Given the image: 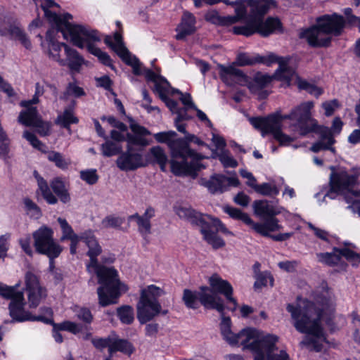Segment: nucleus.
<instances>
[{
    "label": "nucleus",
    "instance_id": "f257e3e1",
    "mask_svg": "<svg viewBox=\"0 0 360 360\" xmlns=\"http://www.w3.org/2000/svg\"><path fill=\"white\" fill-rule=\"evenodd\" d=\"M196 8L201 7L203 4L212 5L218 2H224L227 5H231L235 9V15L223 17L221 22L225 25H231L242 20L246 22L245 25L235 26L233 32L236 34L250 36L255 32L259 33L264 37L271 34L280 27L281 23L278 18H268L263 21L264 16L270 8L276 6L274 0H193Z\"/></svg>",
    "mask_w": 360,
    "mask_h": 360
},
{
    "label": "nucleus",
    "instance_id": "f03ea898",
    "mask_svg": "<svg viewBox=\"0 0 360 360\" xmlns=\"http://www.w3.org/2000/svg\"><path fill=\"white\" fill-rule=\"evenodd\" d=\"M105 43L110 46L119 57L133 69V73L136 75H143L148 82L154 84L153 91L158 95L160 98L166 104L172 113L176 115L174 120L175 127L177 130L186 134V126L182 123L188 120L191 117L188 115L187 110L191 108H180L178 102L171 99L169 97L174 96V93H179V90L171 86L167 79L160 75V69L155 68V71L143 68L142 63L138 58L129 51L124 45L122 35L117 32L114 34L113 39L110 36H106Z\"/></svg>",
    "mask_w": 360,
    "mask_h": 360
},
{
    "label": "nucleus",
    "instance_id": "7ed1b4c3",
    "mask_svg": "<svg viewBox=\"0 0 360 360\" xmlns=\"http://www.w3.org/2000/svg\"><path fill=\"white\" fill-rule=\"evenodd\" d=\"M41 7L53 27L51 29L61 32L64 39L69 40L73 45L79 49H86L101 63L113 68L110 56L96 46V43L101 41V36L96 30L85 25L71 22L72 15L68 13L58 15L53 9L58 8L59 5L53 0H43Z\"/></svg>",
    "mask_w": 360,
    "mask_h": 360
},
{
    "label": "nucleus",
    "instance_id": "20e7f679",
    "mask_svg": "<svg viewBox=\"0 0 360 360\" xmlns=\"http://www.w3.org/2000/svg\"><path fill=\"white\" fill-rule=\"evenodd\" d=\"M70 240V251L72 255L77 252L79 241H83L88 247L87 255L90 262L86 264L89 273L96 274L101 286L98 288L99 302L102 306H107L117 302V300L127 287L120 283L117 271L112 268L100 265L96 259L102 251L101 247L91 231H86L80 236L76 234L68 238Z\"/></svg>",
    "mask_w": 360,
    "mask_h": 360
},
{
    "label": "nucleus",
    "instance_id": "39448f33",
    "mask_svg": "<svg viewBox=\"0 0 360 360\" xmlns=\"http://www.w3.org/2000/svg\"><path fill=\"white\" fill-rule=\"evenodd\" d=\"M314 106L313 101H306L295 107L289 114L282 115L276 112L266 117H250L249 121L255 128L259 129L263 137L271 134L281 146H289L295 139V136H288L281 131L282 122L290 120L293 122V130L299 134L304 136L317 127V122L311 117V110Z\"/></svg>",
    "mask_w": 360,
    "mask_h": 360
},
{
    "label": "nucleus",
    "instance_id": "423d86ee",
    "mask_svg": "<svg viewBox=\"0 0 360 360\" xmlns=\"http://www.w3.org/2000/svg\"><path fill=\"white\" fill-rule=\"evenodd\" d=\"M221 315V333L229 345H241L243 349L250 350L255 354L254 360H290L285 350L275 352L277 336L251 327L234 334L231 330V319L225 317L224 312Z\"/></svg>",
    "mask_w": 360,
    "mask_h": 360
},
{
    "label": "nucleus",
    "instance_id": "0eeeda50",
    "mask_svg": "<svg viewBox=\"0 0 360 360\" xmlns=\"http://www.w3.org/2000/svg\"><path fill=\"white\" fill-rule=\"evenodd\" d=\"M287 310L291 314L295 328L302 333L311 335L307 337L301 344L316 352L321 351L323 344L327 342L321 325L327 313L324 305L319 309L313 302L298 298L295 305L289 304L287 306Z\"/></svg>",
    "mask_w": 360,
    "mask_h": 360
},
{
    "label": "nucleus",
    "instance_id": "6e6552de",
    "mask_svg": "<svg viewBox=\"0 0 360 360\" xmlns=\"http://www.w3.org/2000/svg\"><path fill=\"white\" fill-rule=\"evenodd\" d=\"M174 131L158 132L153 134L157 142L166 143L171 151V170L176 176H191L195 178L197 172L205 168L201 162L202 157L188 147L186 141L176 139Z\"/></svg>",
    "mask_w": 360,
    "mask_h": 360
},
{
    "label": "nucleus",
    "instance_id": "1a4fd4ad",
    "mask_svg": "<svg viewBox=\"0 0 360 360\" xmlns=\"http://www.w3.org/2000/svg\"><path fill=\"white\" fill-rule=\"evenodd\" d=\"M330 190L325 194L324 198L335 199L338 195H343L345 202L349 204L347 207L354 212L360 215V190H354L358 184L360 168L354 167L347 169L343 167H330Z\"/></svg>",
    "mask_w": 360,
    "mask_h": 360
},
{
    "label": "nucleus",
    "instance_id": "9d476101",
    "mask_svg": "<svg viewBox=\"0 0 360 360\" xmlns=\"http://www.w3.org/2000/svg\"><path fill=\"white\" fill-rule=\"evenodd\" d=\"M174 210L181 219L199 226L204 239L214 249L225 245L224 241L218 236L217 232L226 235L232 234L219 219L202 214L188 205L177 204L174 207Z\"/></svg>",
    "mask_w": 360,
    "mask_h": 360
},
{
    "label": "nucleus",
    "instance_id": "9b49d317",
    "mask_svg": "<svg viewBox=\"0 0 360 360\" xmlns=\"http://www.w3.org/2000/svg\"><path fill=\"white\" fill-rule=\"evenodd\" d=\"M345 22L342 15L336 13L324 15L317 18L315 25L302 30L300 38L304 39L313 47L327 46L331 41L330 34H340Z\"/></svg>",
    "mask_w": 360,
    "mask_h": 360
},
{
    "label": "nucleus",
    "instance_id": "f8f14e48",
    "mask_svg": "<svg viewBox=\"0 0 360 360\" xmlns=\"http://www.w3.org/2000/svg\"><path fill=\"white\" fill-rule=\"evenodd\" d=\"M41 40V46L49 58L60 65H68L70 70L79 71L84 63L83 57L74 49L65 43L59 42V33L56 30L49 29L43 40L41 34L37 36Z\"/></svg>",
    "mask_w": 360,
    "mask_h": 360
},
{
    "label": "nucleus",
    "instance_id": "ddd939ff",
    "mask_svg": "<svg viewBox=\"0 0 360 360\" xmlns=\"http://www.w3.org/2000/svg\"><path fill=\"white\" fill-rule=\"evenodd\" d=\"M18 285L14 286L4 285L2 287L3 292L0 290V295L6 299H11L8 306L9 314L13 321L23 322L26 321H38L45 323L52 322V310L49 307H43L41 311L44 314L32 316L30 312L25 310V304L24 295L21 291L18 290Z\"/></svg>",
    "mask_w": 360,
    "mask_h": 360
},
{
    "label": "nucleus",
    "instance_id": "4468645a",
    "mask_svg": "<svg viewBox=\"0 0 360 360\" xmlns=\"http://www.w3.org/2000/svg\"><path fill=\"white\" fill-rule=\"evenodd\" d=\"M221 79L228 86H246L252 94H259L260 98L266 96L263 89L270 83L271 79L266 75L257 72L253 79L248 77L243 72L233 65H219Z\"/></svg>",
    "mask_w": 360,
    "mask_h": 360
},
{
    "label": "nucleus",
    "instance_id": "2eb2a0df",
    "mask_svg": "<svg viewBox=\"0 0 360 360\" xmlns=\"http://www.w3.org/2000/svg\"><path fill=\"white\" fill-rule=\"evenodd\" d=\"M290 60L289 57L278 56L273 53L266 56L240 53L237 55L236 63L239 66L252 65L257 63L271 66L276 63L278 64V68L275 72V77L289 82L295 75L294 69L288 65Z\"/></svg>",
    "mask_w": 360,
    "mask_h": 360
},
{
    "label": "nucleus",
    "instance_id": "dca6fc26",
    "mask_svg": "<svg viewBox=\"0 0 360 360\" xmlns=\"http://www.w3.org/2000/svg\"><path fill=\"white\" fill-rule=\"evenodd\" d=\"M162 290L153 285L141 290V297L137 304V317L140 323H145L158 315L161 309L158 297Z\"/></svg>",
    "mask_w": 360,
    "mask_h": 360
},
{
    "label": "nucleus",
    "instance_id": "f3484780",
    "mask_svg": "<svg viewBox=\"0 0 360 360\" xmlns=\"http://www.w3.org/2000/svg\"><path fill=\"white\" fill-rule=\"evenodd\" d=\"M36 251L46 255L50 259V266H53V259L58 257L63 248L53 239L52 229L43 226L32 234Z\"/></svg>",
    "mask_w": 360,
    "mask_h": 360
},
{
    "label": "nucleus",
    "instance_id": "a211bd4d",
    "mask_svg": "<svg viewBox=\"0 0 360 360\" xmlns=\"http://www.w3.org/2000/svg\"><path fill=\"white\" fill-rule=\"evenodd\" d=\"M37 101V98L21 101L20 105L24 107L25 109L20 112L18 121L25 127L36 128L40 136H46L50 134L51 124L43 121L37 108L32 106V104H34Z\"/></svg>",
    "mask_w": 360,
    "mask_h": 360
},
{
    "label": "nucleus",
    "instance_id": "6ab92c4d",
    "mask_svg": "<svg viewBox=\"0 0 360 360\" xmlns=\"http://www.w3.org/2000/svg\"><path fill=\"white\" fill-rule=\"evenodd\" d=\"M319 262L330 266H337L338 271H345L347 260L351 262L353 266L357 265L360 262V255L350 248L345 247L343 248H333L332 252H321L316 254Z\"/></svg>",
    "mask_w": 360,
    "mask_h": 360
},
{
    "label": "nucleus",
    "instance_id": "aec40b11",
    "mask_svg": "<svg viewBox=\"0 0 360 360\" xmlns=\"http://www.w3.org/2000/svg\"><path fill=\"white\" fill-rule=\"evenodd\" d=\"M342 125L341 120L339 117H335L330 129L324 127H319L320 140L311 146V150L314 153L329 150L334 153L335 148L332 147V145L335 141L332 134H339L342 130Z\"/></svg>",
    "mask_w": 360,
    "mask_h": 360
},
{
    "label": "nucleus",
    "instance_id": "412c9836",
    "mask_svg": "<svg viewBox=\"0 0 360 360\" xmlns=\"http://www.w3.org/2000/svg\"><path fill=\"white\" fill-rule=\"evenodd\" d=\"M201 184L207 188L212 194L222 193L230 187H237L239 181L236 173L226 176L223 174H214L209 180L202 179Z\"/></svg>",
    "mask_w": 360,
    "mask_h": 360
},
{
    "label": "nucleus",
    "instance_id": "4be33fe9",
    "mask_svg": "<svg viewBox=\"0 0 360 360\" xmlns=\"http://www.w3.org/2000/svg\"><path fill=\"white\" fill-rule=\"evenodd\" d=\"M25 291L30 308H36L46 295V290L41 286L38 278L31 272L25 275Z\"/></svg>",
    "mask_w": 360,
    "mask_h": 360
},
{
    "label": "nucleus",
    "instance_id": "5701e85b",
    "mask_svg": "<svg viewBox=\"0 0 360 360\" xmlns=\"http://www.w3.org/2000/svg\"><path fill=\"white\" fill-rule=\"evenodd\" d=\"M116 163L117 166L122 171L134 170L146 165L143 155L129 148H127V150L119 156Z\"/></svg>",
    "mask_w": 360,
    "mask_h": 360
},
{
    "label": "nucleus",
    "instance_id": "b1692460",
    "mask_svg": "<svg viewBox=\"0 0 360 360\" xmlns=\"http://www.w3.org/2000/svg\"><path fill=\"white\" fill-rule=\"evenodd\" d=\"M252 207L255 214L262 219L275 217L284 210L278 202L266 200H255Z\"/></svg>",
    "mask_w": 360,
    "mask_h": 360
},
{
    "label": "nucleus",
    "instance_id": "393cba45",
    "mask_svg": "<svg viewBox=\"0 0 360 360\" xmlns=\"http://www.w3.org/2000/svg\"><path fill=\"white\" fill-rule=\"evenodd\" d=\"M200 302L205 309H216L220 314L224 312V304L222 299L208 287L200 288Z\"/></svg>",
    "mask_w": 360,
    "mask_h": 360
},
{
    "label": "nucleus",
    "instance_id": "a878e982",
    "mask_svg": "<svg viewBox=\"0 0 360 360\" xmlns=\"http://www.w3.org/2000/svg\"><path fill=\"white\" fill-rule=\"evenodd\" d=\"M209 283L214 290L224 295L226 300L233 304L231 310H235L237 307V302L232 297L233 288L231 285L217 274H214L210 278Z\"/></svg>",
    "mask_w": 360,
    "mask_h": 360
},
{
    "label": "nucleus",
    "instance_id": "bb28decb",
    "mask_svg": "<svg viewBox=\"0 0 360 360\" xmlns=\"http://www.w3.org/2000/svg\"><path fill=\"white\" fill-rule=\"evenodd\" d=\"M195 30V18L190 12L185 11L181 17L180 24L176 28V38L184 39L186 36L193 34Z\"/></svg>",
    "mask_w": 360,
    "mask_h": 360
},
{
    "label": "nucleus",
    "instance_id": "cd10ccee",
    "mask_svg": "<svg viewBox=\"0 0 360 360\" xmlns=\"http://www.w3.org/2000/svg\"><path fill=\"white\" fill-rule=\"evenodd\" d=\"M130 128L134 134H127V148H131L133 145L146 146L148 142L143 136L150 135V132L146 128L135 123L131 124Z\"/></svg>",
    "mask_w": 360,
    "mask_h": 360
},
{
    "label": "nucleus",
    "instance_id": "c85d7f7f",
    "mask_svg": "<svg viewBox=\"0 0 360 360\" xmlns=\"http://www.w3.org/2000/svg\"><path fill=\"white\" fill-rule=\"evenodd\" d=\"M250 226L257 233L269 237L271 236V232L279 231L283 228L279 224L278 219L275 217L266 218L263 223H255L252 221Z\"/></svg>",
    "mask_w": 360,
    "mask_h": 360
},
{
    "label": "nucleus",
    "instance_id": "c756f323",
    "mask_svg": "<svg viewBox=\"0 0 360 360\" xmlns=\"http://www.w3.org/2000/svg\"><path fill=\"white\" fill-rule=\"evenodd\" d=\"M53 192L63 203L70 200V196L65 182L60 177L54 178L50 183Z\"/></svg>",
    "mask_w": 360,
    "mask_h": 360
},
{
    "label": "nucleus",
    "instance_id": "7c9ffc66",
    "mask_svg": "<svg viewBox=\"0 0 360 360\" xmlns=\"http://www.w3.org/2000/svg\"><path fill=\"white\" fill-rule=\"evenodd\" d=\"M110 346V356L116 352H120L126 355L130 356L134 350L131 343L123 339H119L115 336L112 338V342Z\"/></svg>",
    "mask_w": 360,
    "mask_h": 360
},
{
    "label": "nucleus",
    "instance_id": "2f4dec72",
    "mask_svg": "<svg viewBox=\"0 0 360 360\" xmlns=\"http://www.w3.org/2000/svg\"><path fill=\"white\" fill-rule=\"evenodd\" d=\"M75 103L72 106H70L65 109L64 112L58 115L56 123L63 127L70 129L71 124H76L78 122V119L74 115L73 108Z\"/></svg>",
    "mask_w": 360,
    "mask_h": 360
},
{
    "label": "nucleus",
    "instance_id": "473e14b6",
    "mask_svg": "<svg viewBox=\"0 0 360 360\" xmlns=\"http://www.w3.org/2000/svg\"><path fill=\"white\" fill-rule=\"evenodd\" d=\"M200 291H193L188 289H185L183 294V301L185 305L190 309H198L200 306Z\"/></svg>",
    "mask_w": 360,
    "mask_h": 360
},
{
    "label": "nucleus",
    "instance_id": "72a5a7b5",
    "mask_svg": "<svg viewBox=\"0 0 360 360\" xmlns=\"http://www.w3.org/2000/svg\"><path fill=\"white\" fill-rule=\"evenodd\" d=\"M8 32L12 39L18 40L25 49H30L32 48L30 39L20 27L18 26H11Z\"/></svg>",
    "mask_w": 360,
    "mask_h": 360
},
{
    "label": "nucleus",
    "instance_id": "f704fd0d",
    "mask_svg": "<svg viewBox=\"0 0 360 360\" xmlns=\"http://www.w3.org/2000/svg\"><path fill=\"white\" fill-rule=\"evenodd\" d=\"M36 178L37 179L39 189L45 200L49 204H56L58 202V199L50 190L47 182L42 177L36 176Z\"/></svg>",
    "mask_w": 360,
    "mask_h": 360
},
{
    "label": "nucleus",
    "instance_id": "c9c22d12",
    "mask_svg": "<svg viewBox=\"0 0 360 360\" xmlns=\"http://www.w3.org/2000/svg\"><path fill=\"white\" fill-rule=\"evenodd\" d=\"M150 154L154 161L160 165L161 170L165 171L167 156L164 150L160 146H155L150 149Z\"/></svg>",
    "mask_w": 360,
    "mask_h": 360
},
{
    "label": "nucleus",
    "instance_id": "e433bc0d",
    "mask_svg": "<svg viewBox=\"0 0 360 360\" xmlns=\"http://www.w3.org/2000/svg\"><path fill=\"white\" fill-rule=\"evenodd\" d=\"M296 82L300 89L305 90L309 94L316 97H319L323 94V89L321 88L307 82V80L302 79L297 77Z\"/></svg>",
    "mask_w": 360,
    "mask_h": 360
},
{
    "label": "nucleus",
    "instance_id": "4c0bfd02",
    "mask_svg": "<svg viewBox=\"0 0 360 360\" xmlns=\"http://www.w3.org/2000/svg\"><path fill=\"white\" fill-rule=\"evenodd\" d=\"M224 211L228 214L231 217L239 219L243 221L245 224L248 225H251L252 223V220L249 217V215L246 213H244L241 212L239 209L230 207V206H225L224 207Z\"/></svg>",
    "mask_w": 360,
    "mask_h": 360
},
{
    "label": "nucleus",
    "instance_id": "58836bf2",
    "mask_svg": "<svg viewBox=\"0 0 360 360\" xmlns=\"http://www.w3.org/2000/svg\"><path fill=\"white\" fill-rule=\"evenodd\" d=\"M257 193L266 196L277 195L279 193V190L276 185L264 183L258 185L257 184L256 187L253 188Z\"/></svg>",
    "mask_w": 360,
    "mask_h": 360
},
{
    "label": "nucleus",
    "instance_id": "ea45409f",
    "mask_svg": "<svg viewBox=\"0 0 360 360\" xmlns=\"http://www.w3.org/2000/svg\"><path fill=\"white\" fill-rule=\"evenodd\" d=\"M129 220L136 221L139 231L143 236H146L150 233V221L141 218V215H139L138 214H133L129 217Z\"/></svg>",
    "mask_w": 360,
    "mask_h": 360
},
{
    "label": "nucleus",
    "instance_id": "a19ab883",
    "mask_svg": "<svg viewBox=\"0 0 360 360\" xmlns=\"http://www.w3.org/2000/svg\"><path fill=\"white\" fill-rule=\"evenodd\" d=\"M102 154L106 157H111L120 153L122 146L117 142L106 141L101 145Z\"/></svg>",
    "mask_w": 360,
    "mask_h": 360
},
{
    "label": "nucleus",
    "instance_id": "79ce46f5",
    "mask_svg": "<svg viewBox=\"0 0 360 360\" xmlns=\"http://www.w3.org/2000/svg\"><path fill=\"white\" fill-rule=\"evenodd\" d=\"M117 316L122 323L130 324L134 321V309L130 306H122L117 309Z\"/></svg>",
    "mask_w": 360,
    "mask_h": 360
},
{
    "label": "nucleus",
    "instance_id": "37998d69",
    "mask_svg": "<svg viewBox=\"0 0 360 360\" xmlns=\"http://www.w3.org/2000/svg\"><path fill=\"white\" fill-rule=\"evenodd\" d=\"M255 278L256 281L254 284L255 288H262V286L267 285L269 283L271 286L274 284V278L271 274L267 271L257 274Z\"/></svg>",
    "mask_w": 360,
    "mask_h": 360
},
{
    "label": "nucleus",
    "instance_id": "c03bdc74",
    "mask_svg": "<svg viewBox=\"0 0 360 360\" xmlns=\"http://www.w3.org/2000/svg\"><path fill=\"white\" fill-rule=\"evenodd\" d=\"M27 214L34 219H39L41 212L39 207L30 199L26 198L24 200Z\"/></svg>",
    "mask_w": 360,
    "mask_h": 360
},
{
    "label": "nucleus",
    "instance_id": "a18cd8bd",
    "mask_svg": "<svg viewBox=\"0 0 360 360\" xmlns=\"http://www.w3.org/2000/svg\"><path fill=\"white\" fill-rule=\"evenodd\" d=\"M58 221L60 226L62 233H63V235L60 238V240L62 241L68 240V238L72 237V236L76 235V233H75L72 228L68 223L66 219L59 217L58 219Z\"/></svg>",
    "mask_w": 360,
    "mask_h": 360
},
{
    "label": "nucleus",
    "instance_id": "49530a36",
    "mask_svg": "<svg viewBox=\"0 0 360 360\" xmlns=\"http://www.w3.org/2000/svg\"><path fill=\"white\" fill-rule=\"evenodd\" d=\"M217 156L224 167L234 168L238 165L237 161L226 150L221 151Z\"/></svg>",
    "mask_w": 360,
    "mask_h": 360
},
{
    "label": "nucleus",
    "instance_id": "de8ad7c7",
    "mask_svg": "<svg viewBox=\"0 0 360 360\" xmlns=\"http://www.w3.org/2000/svg\"><path fill=\"white\" fill-rule=\"evenodd\" d=\"M73 311L78 319L86 323L91 322L93 317L89 309L75 306L73 308Z\"/></svg>",
    "mask_w": 360,
    "mask_h": 360
},
{
    "label": "nucleus",
    "instance_id": "09e8293b",
    "mask_svg": "<svg viewBox=\"0 0 360 360\" xmlns=\"http://www.w3.org/2000/svg\"><path fill=\"white\" fill-rule=\"evenodd\" d=\"M22 137L25 139L33 148L38 149L39 150H43L45 148L44 144H43L36 136V135L28 131H24Z\"/></svg>",
    "mask_w": 360,
    "mask_h": 360
},
{
    "label": "nucleus",
    "instance_id": "8fccbe9b",
    "mask_svg": "<svg viewBox=\"0 0 360 360\" xmlns=\"http://www.w3.org/2000/svg\"><path fill=\"white\" fill-rule=\"evenodd\" d=\"M47 158L60 169H64L68 167V162L63 158L60 153L52 151L48 154Z\"/></svg>",
    "mask_w": 360,
    "mask_h": 360
},
{
    "label": "nucleus",
    "instance_id": "3c124183",
    "mask_svg": "<svg viewBox=\"0 0 360 360\" xmlns=\"http://www.w3.org/2000/svg\"><path fill=\"white\" fill-rule=\"evenodd\" d=\"M80 178L89 184H94L97 182L98 176L96 169H86L80 172Z\"/></svg>",
    "mask_w": 360,
    "mask_h": 360
},
{
    "label": "nucleus",
    "instance_id": "603ef678",
    "mask_svg": "<svg viewBox=\"0 0 360 360\" xmlns=\"http://www.w3.org/2000/svg\"><path fill=\"white\" fill-rule=\"evenodd\" d=\"M112 338L113 336H109L106 338H94L92 340V344L96 348L101 350L108 347L109 354H110V346L112 342Z\"/></svg>",
    "mask_w": 360,
    "mask_h": 360
},
{
    "label": "nucleus",
    "instance_id": "864d4df0",
    "mask_svg": "<svg viewBox=\"0 0 360 360\" xmlns=\"http://www.w3.org/2000/svg\"><path fill=\"white\" fill-rule=\"evenodd\" d=\"M58 328L62 330L69 331L73 334H77L81 331L82 326L79 323L67 321L59 324Z\"/></svg>",
    "mask_w": 360,
    "mask_h": 360
},
{
    "label": "nucleus",
    "instance_id": "5fc2aeb1",
    "mask_svg": "<svg viewBox=\"0 0 360 360\" xmlns=\"http://www.w3.org/2000/svg\"><path fill=\"white\" fill-rule=\"evenodd\" d=\"M124 222V219L115 217L108 216L102 221V224L104 227L108 228H119Z\"/></svg>",
    "mask_w": 360,
    "mask_h": 360
},
{
    "label": "nucleus",
    "instance_id": "6e6d98bb",
    "mask_svg": "<svg viewBox=\"0 0 360 360\" xmlns=\"http://www.w3.org/2000/svg\"><path fill=\"white\" fill-rule=\"evenodd\" d=\"M19 243L22 250L29 256H32L33 250L31 246V236L25 235L19 239Z\"/></svg>",
    "mask_w": 360,
    "mask_h": 360
},
{
    "label": "nucleus",
    "instance_id": "4d7b16f0",
    "mask_svg": "<svg viewBox=\"0 0 360 360\" xmlns=\"http://www.w3.org/2000/svg\"><path fill=\"white\" fill-rule=\"evenodd\" d=\"M322 107L325 110L326 116H330L333 114L334 111L339 107L338 100L334 99L330 101L323 103Z\"/></svg>",
    "mask_w": 360,
    "mask_h": 360
},
{
    "label": "nucleus",
    "instance_id": "13d9d810",
    "mask_svg": "<svg viewBox=\"0 0 360 360\" xmlns=\"http://www.w3.org/2000/svg\"><path fill=\"white\" fill-rule=\"evenodd\" d=\"M68 95L75 97H80L85 94L82 88L79 87L75 83H70L67 87L66 93Z\"/></svg>",
    "mask_w": 360,
    "mask_h": 360
},
{
    "label": "nucleus",
    "instance_id": "bf43d9fd",
    "mask_svg": "<svg viewBox=\"0 0 360 360\" xmlns=\"http://www.w3.org/2000/svg\"><path fill=\"white\" fill-rule=\"evenodd\" d=\"M212 142L218 150L224 151L226 146V141L224 139L214 133L212 134Z\"/></svg>",
    "mask_w": 360,
    "mask_h": 360
},
{
    "label": "nucleus",
    "instance_id": "052dcab7",
    "mask_svg": "<svg viewBox=\"0 0 360 360\" xmlns=\"http://www.w3.org/2000/svg\"><path fill=\"white\" fill-rule=\"evenodd\" d=\"M175 94H178L180 96L179 99L182 104L186 108H191L192 109L195 108V104L192 101V98L189 94H183L179 91V93H174Z\"/></svg>",
    "mask_w": 360,
    "mask_h": 360
},
{
    "label": "nucleus",
    "instance_id": "680f3d73",
    "mask_svg": "<svg viewBox=\"0 0 360 360\" xmlns=\"http://www.w3.org/2000/svg\"><path fill=\"white\" fill-rule=\"evenodd\" d=\"M240 174L242 177L248 179L247 185L248 186L251 187L252 188L256 187L257 180L251 172L247 171L246 169H242L240 170Z\"/></svg>",
    "mask_w": 360,
    "mask_h": 360
},
{
    "label": "nucleus",
    "instance_id": "e2e57ef3",
    "mask_svg": "<svg viewBox=\"0 0 360 360\" xmlns=\"http://www.w3.org/2000/svg\"><path fill=\"white\" fill-rule=\"evenodd\" d=\"M10 234L6 233L0 237V257L6 255L8 249V241L10 239Z\"/></svg>",
    "mask_w": 360,
    "mask_h": 360
},
{
    "label": "nucleus",
    "instance_id": "0e129e2a",
    "mask_svg": "<svg viewBox=\"0 0 360 360\" xmlns=\"http://www.w3.org/2000/svg\"><path fill=\"white\" fill-rule=\"evenodd\" d=\"M97 86L103 87L106 90H110L112 86V81L107 75L96 78Z\"/></svg>",
    "mask_w": 360,
    "mask_h": 360
},
{
    "label": "nucleus",
    "instance_id": "69168bd1",
    "mask_svg": "<svg viewBox=\"0 0 360 360\" xmlns=\"http://www.w3.org/2000/svg\"><path fill=\"white\" fill-rule=\"evenodd\" d=\"M296 261H284L281 262L278 264L280 269L287 271V272H292L295 270L297 266Z\"/></svg>",
    "mask_w": 360,
    "mask_h": 360
},
{
    "label": "nucleus",
    "instance_id": "338daca9",
    "mask_svg": "<svg viewBox=\"0 0 360 360\" xmlns=\"http://www.w3.org/2000/svg\"><path fill=\"white\" fill-rule=\"evenodd\" d=\"M0 90L6 93L9 97L14 95L13 89L1 76H0Z\"/></svg>",
    "mask_w": 360,
    "mask_h": 360
},
{
    "label": "nucleus",
    "instance_id": "774afa93",
    "mask_svg": "<svg viewBox=\"0 0 360 360\" xmlns=\"http://www.w3.org/2000/svg\"><path fill=\"white\" fill-rule=\"evenodd\" d=\"M234 202L240 206L246 207L250 202V198L244 193L240 192L234 198Z\"/></svg>",
    "mask_w": 360,
    "mask_h": 360
}]
</instances>
